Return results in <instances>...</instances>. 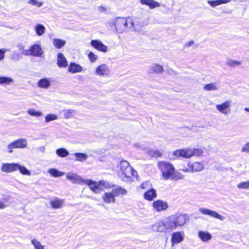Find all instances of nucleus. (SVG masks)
Instances as JSON below:
<instances>
[{"label": "nucleus", "instance_id": "nucleus-54", "mask_svg": "<svg viewBox=\"0 0 249 249\" xmlns=\"http://www.w3.org/2000/svg\"><path fill=\"white\" fill-rule=\"evenodd\" d=\"M16 47L19 51H21V52L24 49L25 47L23 44L19 43L17 44Z\"/></svg>", "mask_w": 249, "mask_h": 249}, {"label": "nucleus", "instance_id": "nucleus-47", "mask_svg": "<svg viewBox=\"0 0 249 249\" xmlns=\"http://www.w3.org/2000/svg\"><path fill=\"white\" fill-rule=\"evenodd\" d=\"M239 189H249V180L245 182H242L237 185Z\"/></svg>", "mask_w": 249, "mask_h": 249}, {"label": "nucleus", "instance_id": "nucleus-53", "mask_svg": "<svg viewBox=\"0 0 249 249\" xmlns=\"http://www.w3.org/2000/svg\"><path fill=\"white\" fill-rule=\"evenodd\" d=\"M7 51L6 49H0V61L3 59L5 56V53Z\"/></svg>", "mask_w": 249, "mask_h": 249}, {"label": "nucleus", "instance_id": "nucleus-13", "mask_svg": "<svg viewBox=\"0 0 249 249\" xmlns=\"http://www.w3.org/2000/svg\"><path fill=\"white\" fill-rule=\"evenodd\" d=\"M32 56L41 57L43 54V51L40 45L35 44L30 47Z\"/></svg>", "mask_w": 249, "mask_h": 249}, {"label": "nucleus", "instance_id": "nucleus-22", "mask_svg": "<svg viewBox=\"0 0 249 249\" xmlns=\"http://www.w3.org/2000/svg\"><path fill=\"white\" fill-rule=\"evenodd\" d=\"M156 197V191L153 188L150 189L144 194V198L149 201L153 200Z\"/></svg>", "mask_w": 249, "mask_h": 249}, {"label": "nucleus", "instance_id": "nucleus-38", "mask_svg": "<svg viewBox=\"0 0 249 249\" xmlns=\"http://www.w3.org/2000/svg\"><path fill=\"white\" fill-rule=\"evenodd\" d=\"M22 57L21 54L15 51H14L10 56L11 59L14 61H19L22 59Z\"/></svg>", "mask_w": 249, "mask_h": 249}, {"label": "nucleus", "instance_id": "nucleus-2", "mask_svg": "<svg viewBox=\"0 0 249 249\" xmlns=\"http://www.w3.org/2000/svg\"><path fill=\"white\" fill-rule=\"evenodd\" d=\"M112 25L114 26L115 30L119 34H121L124 32L130 31L133 25L132 20L130 18L118 17L112 20Z\"/></svg>", "mask_w": 249, "mask_h": 249}, {"label": "nucleus", "instance_id": "nucleus-41", "mask_svg": "<svg viewBox=\"0 0 249 249\" xmlns=\"http://www.w3.org/2000/svg\"><path fill=\"white\" fill-rule=\"evenodd\" d=\"M151 70L153 72L160 73L163 71V69L161 66L155 64L151 66Z\"/></svg>", "mask_w": 249, "mask_h": 249}, {"label": "nucleus", "instance_id": "nucleus-15", "mask_svg": "<svg viewBox=\"0 0 249 249\" xmlns=\"http://www.w3.org/2000/svg\"><path fill=\"white\" fill-rule=\"evenodd\" d=\"M184 239L183 232H175L172 233L171 242L173 244H178L181 242Z\"/></svg>", "mask_w": 249, "mask_h": 249}, {"label": "nucleus", "instance_id": "nucleus-9", "mask_svg": "<svg viewBox=\"0 0 249 249\" xmlns=\"http://www.w3.org/2000/svg\"><path fill=\"white\" fill-rule=\"evenodd\" d=\"M152 206L153 208L157 212L165 211L168 207L167 202L161 200L154 201L153 202Z\"/></svg>", "mask_w": 249, "mask_h": 249}, {"label": "nucleus", "instance_id": "nucleus-32", "mask_svg": "<svg viewBox=\"0 0 249 249\" xmlns=\"http://www.w3.org/2000/svg\"><path fill=\"white\" fill-rule=\"evenodd\" d=\"M147 153L151 157L159 158L162 156V153L158 150L149 149Z\"/></svg>", "mask_w": 249, "mask_h": 249}, {"label": "nucleus", "instance_id": "nucleus-48", "mask_svg": "<svg viewBox=\"0 0 249 249\" xmlns=\"http://www.w3.org/2000/svg\"><path fill=\"white\" fill-rule=\"evenodd\" d=\"M179 170L180 171H183L184 172H190V166H187V164L186 165L181 164L179 166Z\"/></svg>", "mask_w": 249, "mask_h": 249}, {"label": "nucleus", "instance_id": "nucleus-43", "mask_svg": "<svg viewBox=\"0 0 249 249\" xmlns=\"http://www.w3.org/2000/svg\"><path fill=\"white\" fill-rule=\"evenodd\" d=\"M27 113L31 116L39 117L42 115V113L41 112L36 111L34 109H29L27 110Z\"/></svg>", "mask_w": 249, "mask_h": 249}, {"label": "nucleus", "instance_id": "nucleus-36", "mask_svg": "<svg viewBox=\"0 0 249 249\" xmlns=\"http://www.w3.org/2000/svg\"><path fill=\"white\" fill-rule=\"evenodd\" d=\"M18 167L17 168V171L19 170L20 173L24 175H28L30 176L31 175V172L28 170L25 166L20 165L18 163Z\"/></svg>", "mask_w": 249, "mask_h": 249}, {"label": "nucleus", "instance_id": "nucleus-44", "mask_svg": "<svg viewBox=\"0 0 249 249\" xmlns=\"http://www.w3.org/2000/svg\"><path fill=\"white\" fill-rule=\"evenodd\" d=\"M31 243L34 246L35 249H45L43 246L37 240L34 239L31 240Z\"/></svg>", "mask_w": 249, "mask_h": 249}, {"label": "nucleus", "instance_id": "nucleus-42", "mask_svg": "<svg viewBox=\"0 0 249 249\" xmlns=\"http://www.w3.org/2000/svg\"><path fill=\"white\" fill-rule=\"evenodd\" d=\"M226 64L228 66H231V67H235V66L240 65L241 63V62H240V61L229 59L227 60V61L226 62Z\"/></svg>", "mask_w": 249, "mask_h": 249}, {"label": "nucleus", "instance_id": "nucleus-7", "mask_svg": "<svg viewBox=\"0 0 249 249\" xmlns=\"http://www.w3.org/2000/svg\"><path fill=\"white\" fill-rule=\"evenodd\" d=\"M231 101H226L221 104H218L216 105V108L221 113L224 115L228 114L231 111Z\"/></svg>", "mask_w": 249, "mask_h": 249}, {"label": "nucleus", "instance_id": "nucleus-52", "mask_svg": "<svg viewBox=\"0 0 249 249\" xmlns=\"http://www.w3.org/2000/svg\"><path fill=\"white\" fill-rule=\"evenodd\" d=\"M22 55H25V56H29V55H32L30 48L29 50H23L21 52V53H20Z\"/></svg>", "mask_w": 249, "mask_h": 249}, {"label": "nucleus", "instance_id": "nucleus-49", "mask_svg": "<svg viewBox=\"0 0 249 249\" xmlns=\"http://www.w3.org/2000/svg\"><path fill=\"white\" fill-rule=\"evenodd\" d=\"M28 3L33 5L37 6L38 7H40L43 5L42 2H39L37 0H30Z\"/></svg>", "mask_w": 249, "mask_h": 249}, {"label": "nucleus", "instance_id": "nucleus-34", "mask_svg": "<svg viewBox=\"0 0 249 249\" xmlns=\"http://www.w3.org/2000/svg\"><path fill=\"white\" fill-rule=\"evenodd\" d=\"M48 172L52 176L55 178L61 177L64 175V172H60L58 170L54 168L50 169L48 171Z\"/></svg>", "mask_w": 249, "mask_h": 249}, {"label": "nucleus", "instance_id": "nucleus-1", "mask_svg": "<svg viewBox=\"0 0 249 249\" xmlns=\"http://www.w3.org/2000/svg\"><path fill=\"white\" fill-rule=\"evenodd\" d=\"M188 220L189 216L187 214L178 213L162 221L156 222L152 225L151 228L154 231L165 232L183 226Z\"/></svg>", "mask_w": 249, "mask_h": 249}, {"label": "nucleus", "instance_id": "nucleus-21", "mask_svg": "<svg viewBox=\"0 0 249 249\" xmlns=\"http://www.w3.org/2000/svg\"><path fill=\"white\" fill-rule=\"evenodd\" d=\"M198 236L200 240L204 242L209 241L212 237L211 234L209 232L202 231H198Z\"/></svg>", "mask_w": 249, "mask_h": 249}, {"label": "nucleus", "instance_id": "nucleus-26", "mask_svg": "<svg viewBox=\"0 0 249 249\" xmlns=\"http://www.w3.org/2000/svg\"><path fill=\"white\" fill-rule=\"evenodd\" d=\"M112 194L114 195V197L118 196H124L127 194V191L124 189L122 187H118L115 189H113L111 191Z\"/></svg>", "mask_w": 249, "mask_h": 249}, {"label": "nucleus", "instance_id": "nucleus-14", "mask_svg": "<svg viewBox=\"0 0 249 249\" xmlns=\"http://www.w3.org/2000/svg\"><path fill=\"white\" fill-rule=\"evenodd\" d=\"M57 65L60 68H66L68 66L67 60L61 53H59L57 56Z\"/></svg>", "mask_w": 249, "mask_h": 249}, {"label": "nucleus", "instance_id": "nucleus-11", "mask_svg": "<svg viewBox=\"0 0 249 249\" xmlns=\"http://www.w3.org/2000/svg\"><path fill=\"white\" fill-rule=\"evenodd\" d=\"M90 44L95 49L101 52L105 53L107 50V47L99 40H92Z\"/></svg>", "mask_w": 249, "mask_h": 249}, {"label": "nucleus", "instance_id": "nucleus-56", "mask_svg": "<svg viewBox=\"0 0 249 249\" xmlns=\"http://www.w3.org/2000/svg\"><path fill=\"white\" fill-rule=\"evenodd\" d=\"M194 42L193 41H190V42H187L185 44L184 47H189V46H191L192 45H193L194 44Z\"/></svg>", "mask_w": 249, "mask_h": 249}, {"label": "nucleus", "instance_id": "nucleus-57", "mask_svg": "<svg viewBox=\"0 0 249 249\" xmlns=\"http://www.w3.org/2000/svg\"><path fill=\"white\" fill-rule=\"evenodd\" d=\"M38 149H39L42 153H44L45 151V147L44 146H40L39 148H38Z\"/></svg>", "mask_w": 249, "mask_h": 249}, {"label": "nucleus", "instance_id": "nucleus-8", "mask_svg": "<svg viewBox=\"0 0 249 249\" xmlns=\"http://www.w3.org/2000/svg\"><path fill=\"white\" fill-rule=\"evenodd\" d=\"M199 211L204 215H210L222 221H223L225 218L223 216L220 215L216 212L210 209L200 208L199 209Z\"/></svg>", "mask_w": 249, "mask_h": 249}, {"label": "nucleus", "instance_id": "nucleus-25", "mask_svg": "<svg viewBox=\"0 0 249 249\" xmlns=\"http://www.w3.org/2000/svg\"><path fill=\"white\" fill-rule=\"evenodd\" d=\"M189 151H187V149H182L177 150L173 152V155L176 157H182L186 158H188V156H189Z\"/></svg>", "mask_w": 249, "mask_h": 249}, {"label": "nucleus", "instance_id": "nucleus-61", "mask_svg": "<svg viewBox=\"0 0 249 249\" xmlns=\"http://www.w3.org/2000/svg\"><path fill=\"white\" fill-rule=\"evenodd\" d=\"M100 8H100H102V9H104V7H100V8Z\"/></svg>", "mask_w": 249, "mask_h": 249}, {"label": "nucleus", "instance_id": "nucleus-35", "mask_svg": "<svg viewBox=\"0 0 249 249\" xmlns=\"http://www.w3.org/2000/svg\"><path fill=\"white\" fill-rule=\"evenodd\" d=\"M63 203V200L58 199L52 200L51 201V205L53 208H60Z\"/></svg>", "mask_w": 249, "mask_h": 249}, {"label": "nucleus", "instance_id": "nucleus-37", "mask_svg": "<svg viewBox=\"0 0 249 249\" xmlns=\"http://www.w3.org/2000/svg\"><path fill=\"white\" fill-rule=\"evenodd\" d=\"M13 82V79L9 77L0 76V85H9Z\"/></svg>", "mask_w": 249, "mask_h": 249}, {"label": "nucleus", "instance_id": "nucleus-46", "mask_svg": "<svg viewBox=\"0 0 249 249\" xmlns=\"http://www.w3.org/2000/svg\"><path fill=\"white\" fill-rule=\"evenodd\" d=\"M64 112L65 117L67 119H68L71 118L72 116L73 113H74V110L71 109H66L64 110Z\"/></svg>", "mask_w": 249, "mask_h": 249}, {"label": "nucleus", "instance_id": "nucleus-10", "mask_svg": "<svg viewBox=\"0 0 249 249\" xmlns=\"http://www.w3.org/2000/svg\"><path fill=\"white\" fill-rule=\"evenodd\" d=\"M18 166L16 163H5L2 164L0 170L2 172L9 173L17 171Z\"/></svg>", "mask_w": 249, "mask_h": 249}, {"label": "nucleus", "instance_id": "nucleus-17", "mask_svg": "<svg viewBox=\"0 0 249 249\" xmlns=\"http://www.w3.org/2000/svg\"><path fill=\"white\" fill-rule=\"evenodd\" d=\"M187 166L190 167V172H199L204 168L203 164L199 162H195L192 164L188 162Z\"/></svg>", "mask_w": 249, "mask_h": 249}, {"label": "nucleus", "instance_id": "nucleus-5", "mask_svg": "<svg viewBox=\"0 0 249 249\" xmlns=\"http://www.w3.org/2000/svg\"><path fill=\"white\" fill-rule=\"evenodd\" d=\"M27 142L25 138H20L14 141L7 145L8 152L12 153L13 149L20 148L23 149L27 146Z\"/></svg>", "mask_w": 249, "mask_h": 249}, {"label": "nucleus", "instance_id": "nucleus-20", "mask_svg": "<svg viewBox=\"0 0 249 249\" xmlns=\"http://www.w3.org/2000/svg\"><path fill=\"white\" fill-rule=\"evenodd\" d=\"M37 86L40 88L48 89L51 86L50 80L47 78H41L38 81Z\"/></svg>", "mask_w": 249, "mask_h": 249}, {"label": "nucleus", "instance_id": "nucleus-50", "mask_svg": "<svg viewBox=\"0 0 249 249\" xmlns=\"http://www.w3.org/2000/svg\"><path fill=\"white\" fill-rule=\"evenodd\" d=\"M88 57L91 62H95L97 59V57L92 52L89 53Z\"/></svg>", "mask_w": 249, "mask_h": 249}, {"label": "nucleus", "instance_id": "nucleus-6", "mask_svg": "<svg viewBox=\"0 0 249 249\" xmlns=\"http://www.w3.org/2000/svg\"><path fill=\"white\" fill-rule=\"evenodd\" d=\"M120 166L122 174L126 178H129L131 175H134V172L136 173L135 171H132V168L127 161L122 160Z\"/></svg>", "mask_w": 249, "mask_h": 249}, {"label": "nucleus", "instance_id": "nucleus-51", "mask_svg": "<svg viewBox=\"0 0 249 249\" xmlns=\"http://www.w3.org/2000/svg\"><path fill=\"white\" fill-rule=\"evenodd\" d=\"M242 151L249 153V142L243 146L242 148Z\"/></svg>", "mask_w": 249, "mask_h": 249}, {"label": "nucleus", "instance_id": "nucleus-27", "mask_svg": "<svg viewBox=\"0 0 249 249\" xmlns=\"http://www.w3.org/2000/svg\"><path fill=\"white\" fill-rule=\"evenodd\" d=\"M231 0H209L207 1L208 3L210 4L212 7H215L216 6L221 5L222 4H225L230 2Z\"/></svg>", "mask_w": 249, "mask_h": 249}, {"label": "nucleus", "instance_id": "nucleus-4", "mask_svg": "<svg viewBox=\"0 0 249 249\" xmlns=\"http://www.w3.org/2000/svg\"><path fill=\"white\" fill-rule=\"evenodd\" d=\"M83 184L87 185L91 190L96 194L101 192L102 186L106 188L110 187L108 183H106L104 181L96 182L91 179H84Z\"/></svg>", "mask_w": 249, "mask_h": 249}, {"label": "nucleus", "instance_id": "nucleus-28", "mask_svg": "<svg viewBox=\"0 0 249 249\" xmlns=\"http://www.w3.org/2000/svg\"><path fill=\"white\" fill-rule=\"evenodd\" d=\"M75 157V160L78 161L83 162L88 158L87 154L84 153H75L73 154Z\"/></svg>", "mask_w": 249, "mask_h": 249}, {"label": "nucleus", "instance_id": "nucleus-16", "mask_svg": "<svg viewBox=\"0 0 249 249\" xmlns=\"http://www.w3.org/2000/svg\"><path fill=\"white\" fill-rule=\"evenodd\" d=\"M132 24L133 25L131 27L130 31H135V32L141 31L142 28L146 25L145 22L142 20L132 21Z\"/></svg>", "mask_w": 249, "mask_h": 249}, {"label": "nucleus", "instance_id": "nucleus-24", "mask_svg": "<svg viewBox=\"0 0 249 249\" xmlns=\"http://www.w3.org/2000/svg\"><path fill=\"white\" fill-rule=\"evenodd\" d=\"M142 4L147 5L150 9H153L160 6V3L154 0H140Z\"/></svg>", "mask_w": 249, "mask_h": 249}, {"label": "nucleus", "instance_id": "nucleus-30", "mask_svg": "<svg viewBox=\"0 0 249 249\" xmlns=\"http://www.w3.org/2000/svg\"><path fill=\"white\" fill-rule=\"evenodd\" d=\"M66 44V41L64 40L59 38H54L53 39V44L55 48L60 49Z\"/></svg>", "mask_w": 249, "mask_h": 249}, {"label": "nucleus", "instance_id": "nucleus-40", "mask_svg": "<svg viewBox=\"0 0 249 249\" xmlns=\"http://www.w3.org/2000/svg\"><path fill=\"white\" fill-rule=\"evenodd\" d=\"M203 89L206 90H214L217 89V88L216 87L215 83H211L210 84H206L204 86Z\"/></svg>", "mask_w": 249, "mask_h": 249}, {"label": "nucleus", "instance_id": "nucleus-55", "mask_svg": "<svg viewBox=\"0 0 249 249\" xmlns=\"http://www.w3.org/2000/svg\"><path fill=\"white\" fill-rule=\"evenodd\" d=\"M112 21L107 23L108 28L111 30H114L115 29L114 26L112 25Z\"/></svg>", "mask_w": 249, "mask_h": 249}, {"label": "nucleus", "instance_id": "nucleus-39", "mask_svg": "<svg viewBox=\"0 0 249 249\" xmlns=\"http://www.w3.org/2000/svg\"><path fill=\"white\" fill-rule=\"evenodd\" d=\"M184 178V175H182L179 172H175L172 177L170 178L171 179L174 180H178L180 179H182Z\"/></svg>", "mask_w": 249, "mask_h": 249}, {"label": "nucleus", "instance_id": "nucleus-12", "mask_svg": "<svg viewBox=\"0 0 249 249\" xmlns=\"http://www.w3.org/2000/svg\"><path fill=\"white\" fill-rule=\"evenodd\" d=\"M66 177L68 179L72 181L74 183L83 184V182L84 180V179L80 176L71 172L68 173L67 174Z\"/></svg>", "mask_w": 249, "mask_h": 249}, {"label": "nucleus", "instance_id": "nucleus-19", "mask_svg": "<svg viewBox=\"0 0 249 249\" xmlns=\"http://www.w3.org/2000/svg\"><path fill=\"white\" fill-rule=\"evenodd\" d=\"M82 71V67L74 62L71 63L68 68V71L72 73L81 72Z\"/></svg>", "mask_w": 249, "mask_h": 249}, {"label": "nucleus", "instance_id": "nucleus-33", "mask_svg": "<svg viewBox=\"0 0 249 249\" xmlns=\"http://www.w3.org/2000/svg\"><path fill=\"white\" fill-rule=\"evenodd\" d=\"M45 30V28L42 24H37L35 27V32L39 36L43 35L44 34Z\"/></svg>", "mask_w": 249, "mask_h": 249}, {"label": "nucleus", "instance_id": "nucleus-45", "mask_svg": "<svg viewBox=\"0 0 249 249\" xmlns=\"http://www.w3.org/2000/svg\"><path fill=\"white\" fill-rule=\"evenodd\" d=\"M57 119V116L54 114H49L45 117V122L48 123Z\"/></svg>", "mask_w": 249, "mask_h": 249}, {"label": "nucleus", "instance_id": "nucleus-31", "mask_svg": "<svg viewBox=\"0 0 249 249\" xmlns=\"http://www.w3.org/2000/svg\"><path fill=\"white\" fill-rule=\"evenodd\" d=\"M56 154L60 157L65 158L69 155V152L66 149L60 148L56 149Z\"/></svg>", "mask_w": 249, "mask_h": 249}, {"label": "nucleus", "instance_id": "nucleus-3", "mask_svg": "<svg viewBox=\"0 0 249 249\" xmlns=\"http://www.w3.org/2000/svg\"><path fill=\"white\" fill-rule=\"evenodd\" d=\"M158 166L161 172L162 178L165 180L170 179L174 173L175 169L172 164L165 161H160L158 162Z\"/></svg>", "mask_w": 249, "mask_h": 249}, {"label": "nucleus", "instance_id": "nucleus-18", "mask_svg": "<svg viewBox=\"0 0 249 249\" xmlns=\"http://www.w3.org/2000/svg\"><path fill=\"white\" fill-rule=\"evenodd\" d=\"M95 73L99 75H107L109 73V70L107 65L102 64L97 67Z\"/></svg>", "mask_w": 249, "mask_h": 249}, {"label": "nucleus", "instance_id": "nucleus-59", "mask_svg": "<svg viewBox=\"0 0 249 249\" xmlns=\"http://www.w3.org/2000/svg\"><path fill=\"white\" fill-rule=\"evenodd\" d=\"M5 207L6 206L5 204L3 202L0 201V209H4L5 208Z\"/></svg>", "mask_w": 249, "mask_h": 249}, {"label": "nucleus", "instance_id": "nucleus-29", "mask_svg": "<svg viewBox=\"0 0 249 249\" xmlns=\"http://www.w3.org/2000/svg\"><path fill=\"white\" fill-rule=\"evenodd\" d=\"M187 151L191 153L189 156H188V158H190L192 156H199L203 153V151L201 149L199 148H194L193 149H187Z\"/></svg>", "mask_w": 249, "mask_h": 249}, {"label": "nucleus", "instance_id": "nucleus-58", "mask_svg": "<svg viewBox=\"0 0 249 249\" xmlns=\"http://www.w3.org/2000/svg\"><path fill=\"white\" fill-rule=\"evenodd\" d=\"M148 184V182H143L141 185V188L142 189H144L145 188L146 185Z\"/></svg>", "mask_w": 249, "mask_h": 249}, {"label": "nucleus", "instance_id": "nucleus-23", "mask_svg": "<svg viewBox=\"0 0 249 249\" xmlns=\"http://www.w3.org/2000/svg\"><path fill=\"white\" fill-rule=\"evenodd\" d=\"M102 198L106 203H114L115 202V197L111 192L110 193H105L102 196Z\"/></svg>", "mask_w": 249, "mask_h": 249}, {"label": "nucleus", "instance_id": "nucleus-60", "mask_svg": "<svg viewBox=\"0 0 249 249\" xmlns=\"http://www.w3.org/2000/svg\"><path fill=\"white\" fill-rule=\"evenodd\" d=\"M244 109H245V110L246 111L249 112V108H248V107H245Z\"/></svg>", "mask_w": 249, "mask_h": 249}]
</instances>
